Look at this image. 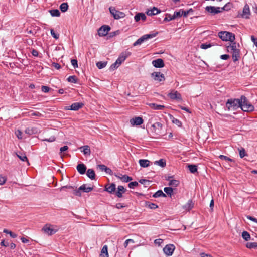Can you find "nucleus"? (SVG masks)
<instances>
[{"label":"nucleus","instance_id":"nucleus-5","mask_svg":"<svg viewBox=\"0 0 257 257\" xmlns=\"http://www.w3.org/2000/svg\"><path fill=\"white\" fill-rule=\"evenodd\" d=\"M250 15L249 6L247 4H246L243 7L242 12H238L237 17L248 19L250 18Z\"/></svg>","mask_w":257,"mask_h":257},{"label":"nucleus","instance_id":"nucleus-35","mask_svg":"<svg viewBox=\"0 0 257 257\" xmlns=\"http://www.w3.org/2000/svg\"><path fill=\"white\" fill-rule=\"evenodd\" d=\"M155 164L161 166V167H164L166 165V161L163 159H161L158 161H156L155 162Z\"/></svg>","mask_w":257,"mask_h":257},{"label":"nucleus","instance_id":"nucleus-30","mask_svg":"<svg viewBox=\"0 0 257 257\" xmlns=\"http://www.w3.org/2000/svg\"><path fill=\"white\" fill-rule=\"evenodd\" d=\"M150 161L146 159H140L139 161V164L141 167L145 168L150 165Z\"/></svg>","mask_w":257,"mask_h":257},{"label":"nucleus","instance_id":"nucleus-48","mask_svg":"<svg viewBox=\"0 0 257 257\" xmlns=\"http://www.w3.org/2000/svg\"><path fill=\"white\" fill-rule=\"evenodd\" d=\"M145 41V40L144 38L143 37V36H142L134 43L133 46H136L137 45H140Z\"/></svg>","mask_w":257,"mask_h":257},{"label":"nucleus","instance_id":"nucleus-39","mask_svg":"<svg viewBox=\"0 0 257 257\" xmlns=\"http://www.w3.org/2000/svg\"><path fill=\"white\" fill-rule=\"evenodd\" d=\"M67 81L69 82L76 83L78 81V79L77 77L75 75L70 76L67 79Z\"/></svg>","mask_w":257,"mask_h":257},{"label":"nucleus","instance_id":"nucleus-45","mask_svg":"<svg viewBox=\"0 0 257 257\" xmlns=\"http://www.w3.org/2000/svg\"><path fill=\"white\" fill-rule=\"evenodd\" d=\"M25 133L29 135H32L36 133V128H27L25 130Z\"/></svg>","mask_w":257,"mask_h":257},{"label":"nucleus","instance_id":"nucleus-24","mask_svg":"<svg viewBox=\"0 0 257 257\" xmlns=\"http://www.w3.org/2000/svg\"><path fill=\"white\" fill-rule=\"evenodd\" d=\"M149 106L154 110H162L165 108V106L163 105L157 104L154 103L149 104Z\"/></svg>","mask_w":257,"mask_h":257},{"label":"nucleus","instance_id":"nucleus-4","mask_svg":"<svg viewBox=\"0 0 257 257\" xmlns=\"http://www.w3.org/2000/svg\"><path fill=\"white\" fill-rule=\"evenodd\" d=\"M92 187H87V184H84L82 185L77 190H73V194L77 196L80 197L81 196V191L85 193H88L93 190Z\"/></svg>","mask_w":257,"mask_h":257},{"label":"nucleus","instance_id":"nucleus-14","mask_svg":"<svg viewBox=\"0 0 257 257\" xmlns=\"http://www.w3.org/2000/svg\"><path fill=\"white\" fill-rule=\"evenodd\" d=\"M42 231L49 235H52L57 232V230L51 227L50 225L46 224L42 228Z\"/></svg>","mask_w":257,"mask_h":257},{"label":"nucleus","instance_id":"nucleus-17","mask_svg":"<svg viewBox=\"0 0 257 257\" xmlns=\"http://www.w3.org/2000/svg\"><path fill=\"white\" fill-rule=\"evenodd\" d=\"M143 119L139 116H136L130 120L131 124L133 125H140L143 124Z\"/></svg>","mask_w":257,"mask_h":257},{"label":"nucleus","instance_id":"nucleus-28","mask_svg":"<svg viewBox=\"0 0 257 257\" xmlns=\"http://www.w3.org/2000/svg\"><path fill=\"white\" fill-rule=\"evenodd\" d=\"M145 206L151 209H155L158 208V205L156 204L147 201H145Z\"/></svg>","mask_w":257,"mask_h":257},{"label":"nucleus","instance_id":"nucleus-46","mask_svg":"<svg viewBox=\"0 0 257 257\" xmlns=\"http://www.w3.org/2000/svg\"><path fill=\"white\" fill-rule=\"evenodd\" d=\"M219 157L221 160H225L226 161H229V162H232L234 163H235V161L234 160L228 157L227 156H224L223 155H221L219 156Z\"/></svg>","mask_w":257,"mask_h":257},{"label":"nucleus","instance_id":"nucleus-19","mask_svg":"<svg viewBox=\"0 0 257 257\" xmlns=\"http://www.w3.org/2000/svg\"><path fill=\"white\" fill-rule=\"evenodd\" d=\"M76 169L77 171L81 175L84 174L86 171V166L83 163L78 164L77 165Z\"/></svg>","mask_w":257,"mask_h":257},{"label":"nucleus","instance_id":"nucleus-55","mask_svg":"<svg viewBox=\"0 0 257 257\" xmlns=\"http://www.w3.org/2000/svg\"><path fill=\"white\" fill-rule=\"evenodd\" d=\"M118 63H116V61L113 63L110 67L109 70L110 71H113L119 67Z\"/></svg>","mask_w":257,"mask_h":257},{"label":"nucleus","instance_id":"nucleus-6","mask_svg":"<svg viewBox=\"0 0 257 257\" xmlns=\"http://www.w3.org/2000/svg\"><path fill=\"white\" fill-rule=\"evenodd\" d=\"M109 10L110 14L115 19L118 20L124 18L125 16L124 13L116 10L114 7H110Z\"/></svg>","mask_w":257,"mask_h":257},{"label":"nucleus","instance_id":"nucleus-51","mask_svg":"<svg viewBox=\"0 0 257 257\" xmlns=\"http://www.w3.org/2000/svg\"><path fill=\"white\" fill-rule=\"evenodd\" d=\"M214 44H207V43H203L200 45V48L203 49H206L211 47L212 46H214Z\"/></svg>","mask_w":257,"mask_h":257},{"label":"nucleus","instance_id":"nucleus-29","mask_svg":"<svg viewBox=\"0 0 257 257\" xmlns=\"http://www.w3.org/2000/svg\"><path fill=\"white\" fill-rule=\"evenodd\" d=\"M108 247L106 245L103 246L100 254V257H108Z\"/></svg>","mask_w":257,"mask_h":257},{"label":"nucleus","instance_id":"nucleus-42","mask_svg":"<svg viewBox=\"0 0 257 257\" xmlns=\"http://www.w3.org/2000/svg\"><path fill=\"white\" fill-rule=\"evenodd\" d=\"M107 65V62L99 61L96 63V66L99 69L104 68Z\"/></svg>","mask_w":257,"mask_h":257},{"label":"nucleus","instance_id":"nucleus-44","mask_svg":"<svg viewBox=\"0 0 257 257\" xmlns=\"http://www.w3.org/2000/svg\"><path fill=\"white\" fill-rule=\"evenodd\" d=\"M139 182L142 184H143L145 187H147L149 186L151 181L146 179H140L139 180Z\"/></svg>","mask_w":257,"mask_h":257},{"label":"nucleus","instance_id":"nucleus-37","mask_svg":"<svg viewBox=\"0 0 257 257\" xmlns=\"http://www.w3.org/2000/svg\"><path fill=\"white\" fill-rule=\"evenodd\" d=\"M68 9V5L67 3H63L60 6V9L62 12H65Z\"/></svg>","mask_w":257,"mask_h":257},{"label":"nucleus","instance_id":"nucleus-38","mask_svg":"<svg viewBox=\"0 0 257 257\" xmlns=\"http://www.w3.org/2000/svg\"><path fill=\"white\" fill-rule=\"evenodd\" d=\"M164 192L170 197H171L173 193V189L172 188L168 187H165L164 188Z\"/></svg>","mask_w":257,"mask_h":257},{"label":"nucleus","instance_id":"nucleus-59","mask_svg":"<svg viewBox=\"0 0 257 257\" xmlns=\"http://www.w3.org/2000/svg\"><path fill=\"white\" fill-rule=\"evenodd\" d=\"M50 89H51V88L47 86L43 85L41 87V90L45 93L48 92Z\"/></svg>","mask_w":257,"mask_h":257},{"label":"nucleus","instance_id":"nucleus-31","mask_svg":"<svg viewBox=\"0 0 257 257\" xmlns=\"http://www.w3.org/2000/svg\"><path fill=\"white\" fill-rule=\"evenodd\" d=\"M153 197L154 198H158L160 197H166L167 196L166 194L164 193L161 190H159L157 192H156L153 195Z\"/></svg>","mask_w":257,"mask_h":257},{"label":"nucleus","instance_id":"nucleus-33","mask_svg":"<svg viewBox=\"0 0 257 257\" xmlns=\"http://www.w3.org/2000/svg\"><path fill=\"white\" fill-rule=\"evenodd\" d=\"M170 118L172 120V123L175 124L179 127L182 126V122L178 119L174 117L172 115H170Z\"/></svg>","mask_w":257,"mask_h":257},{"label":"nucleus","instance_id":"nucleus-47","mask_svg":"<svg viewBox=\"0 0 257 257\" xmlns=\"http://www.w3.org/2000/svg\"><path fill=\"white\" fill-rule=\"evenodd\" d=\"M179 184V181L177 180H171L170 181L168 185L169 186H172L173 187H177Z\"/></svg>","mask_w":257,"mask_h":257},{"label":"nucleus","instance_id":"nucleus-43","mask_svg":"<svg viewBox=\"0 0 257 257\" xmlns=\"http://www.w3.org/2000/svg\"><path fill=\"white\" fill-rule=\"evenodd\" d=\"M246 247L248 248H257L256 242H247L246 244Z\"/></svg>","mask_w":257,"mask_h":257},{"label":"nucleus","instance_id":"nucleus-63","mask_svg":"<svg viewBox=\"0 0 257 257\" xmlns=\"http://www.w3.org/2000/svg\"><path fill=\"white\" fill-rule=\"evenodd\" d=\"M232 43V44L230 46L231 49V50H232V51H235V50H237L238 49H237L236 48V42H234V41L233 42H231Z\"/></svg>","mask_w":257,"mask_h":257},{"label":"nucleus","instance_id":"nucleus-61","mask_svg":"<svg viewBox=\"0 0 257 257\" xmlns=\"http://www.w3.org/2000/svg\"><path fill=\"white\" fill-rule=\"evenodd\" d=\"M129 243H134V241L132 239H128L125 241L123 245L125 248L127 247Z\"/></svg>","mask_w":257,"mask_h":257},{"label":"nucleus","instance_id":"nucleus-52","mask_svg":"<svg viewBox=\"0 0 257 257\" xmlns=\"http://www.w3.org/2000/svg\"><path fill=\"white\" fill-rule=\"evenodd\" d=\"M17 154V157L22 161L28 162V158L25 154H24V155H23L22 154H21V155H19L18 154Z\"/></svg>","mask_w":257,"mask_h":257},{"label":"nucleus","instance_id":"nucleus-32","mask_svg":"<svg viewBox=\"0 0 257 257\" xmlns=\"http://www.w3.org/2000/svg\"><path fill=\"white\" fill-rule=\"evenodd\" d=\"M187 168L191 173H195L197 171V166L194 164H188Z\"/></svg>","mask_w":257,"mask_h":257},{"label":"nucleus","instance_id":"nucleus-36","mask_svg":"<svg viewBox=\"0 0 257 257\" xmlns=\"http://www.w3.org/2000/svg\"><path fill=\"white\" fill-rule=\"evenodd\" d=\"M121 175V177L120 178V180L124 182H128L133 180V178L131 177H130L126 175Z\"/></svg>","mask_w":257,"mask_h":257},{"label":"nucleus","instance_id":"nucleus-64","mask_svg":"<svg viewBox=\"0 0 257 257\" xmlns=\"http://www.w3.org/2000/svg\"><path fill=\"white\" fill-rule=\"evenodd\" d=\"M56 139V138L54 136H51L49 139H44L43 140L44 141H47L49 142H52L54 141Z\"/></svg>","mask_w":257,"mask_h":257},{"label":"nucleus","instance_id":"nucleus-2","mask_svg":"<svg viewBox=\"0 0 257 257\" xmlns=\"http://www.w3.org/2000/svg\"><path fill=\"white\" fill-rule=\"evenodd\" d=\"M240 98H230L226 102V107L228 110H235L238 108H240Z\"/></svg>","mask_w":257,"mask_h":257},{"label":"nucleus","instance_id":"nucleus-22","mask_svg":"<svg viewBox=\"0 0 257 257\" xmlns=\"http://www.w3.org/2000/svg\"><path fill=\"white\" fill-rule=\"evenodd\" d=\"M146 16L145 14L143 13H137L134 17L135 21L136 22H138L140 20H142L143 21H145L146 20Z\"/></svg>","mask_w":257,"mask_h":257},{"label":"nucleus","instance_id":"nucleus-26","mask_svg":"<svg viewBox=\"0 0 257 257\" xmlns=\"http://www.w3.org/2000/svg\"><path fill=\"white\" fill-rule=\"evenodd\" d=\"M194 207V203L192 202V200H189L187 203L185 204L183 208L187 211H190L192 208Z\"/></svg>","mask_w":257,"mask_h":257},{"label":"nucleus","instance_id":"nucleus-8","mask_svg":"<svg viewBox=\"0 0 257 257\" xmlns=\"http://www.w3.org/2000/svg\"><path fill=\"white\" fill-rule=\"evenodd\" d=\"M168 96L172 100L181 101L182 100L181 95L177 91L172 90L168 93Z\"/></svg>","mask_w":257,"mask_h":257},{"label":"nucleus","instance_id":"nucleus-25","mask_svg":"<svg viewBox=\"0 0 257 257\" xmlns=\"http://www.w3.org/2000/svg\"><path fill=\"white\" fill-rule=\"evenodd\" d=\"M86 175L88 178L91 180H95L96 175L94 171L92 169H89L86 172Z\"/></svg>","mask_w":257,"mask_h":257},{"label":"nucleus","instance_id":"nucleus-50","mask_svg":"<svg viewBox=\"0 0 257 257\" xmlns=\"http://www.w3.org/2000/svg\"><path fill=\"white\" fill-rule=\"evenodd\" d=\"M166 17L164 19V22H169L171 20H174V18H173V16L170 15V14H166Z\"/></svg>","mask_w":257,"mask_h":257},{"label":"nucleus","instance_id":"nucleus-10","mask_svg":"<svg viewBox=\"0 0 257 257\" xmlns=\"http://www.w3.org/2000/svg\"><path fill=\"white\" fill-rule=\"evenodd\" d=\"M205 11L212 16L220 13L219 7H215L212 6H206L205 8Z\"/></svg>","mask_w":257,"mask_h":257},{"label":"nucleus","instance_id":"nucleus-27","mask_svg":"<svg viewBox=\"0 0 257 257\" xmlns=\"http://www.w3.org/2000/svg\"><path fill=\"white\" fill-rule=\"evenodd\" d=\"M240 50L238 49L232 51V59L234 62H236L240 58Z\"/></svg>","mask_w":257,"mask_h":257},{"label":"nucleus","instance_id":"nucleus-18","mask_svg":"<svg viewBox=\"0 0 257 257\" xmlns=\"http://www.w3.org/2000/svg\"><path fill=\"white\" fill-rule=\"evenodd\" d=\"M153 65L156 68H162L164 66V62L162 59L158 58L152 61Z\"/></svg>","mask_w":257,"mask_h":257},{"label":"nucleus","instance_id":"nucleus-41","mask_svg":"<svg viewBox=\"0 0 257 257\" xmlns=\"http://www.w3.org/2000/svg\"><path fill=\"white\" fill-rule=\"evenodd\" d=\"M242 237L245 241H248L250 239V235L246 231H243L242 233Z\"/></svg>","mask_w":257,"mask_h":257},{"label":"nucleus","instance_id":"nucleus-16","mask_svg":"<svg viewBox=\"0 0 257 257\" xmlns=\"http://www.w3.org/2000/svg\"><path fill=\"white\" fill-rule=\"evenodd\" d=\"M126 191V188H125L123 186L119 185L117 188V190H115L114 194L118 198H122L123 194Z\"/></svg>","mask_w":257,"mask_h":257},{"label":"nucleus","instance_id":"nucleus-62","mask_svg":"<svg viewBox=\"0 0 257 257\" xmlns=\"http://www.w3.org/2000/svg\"><path fill=\"white\" fill-rule=\"evenodd\" d=\"M71 64L74 68L78 67L77 60L76 59H71Z\"/></svg>","mask_w":257,"mask_h":257},{"label":"nucleus","instance_id":"nucleus-40","mask_svg":"<svg viewBox=\"0 0 257 257\" xmlns=\"http://www.w3.org/2000/svg\"><path fill=\"white\" fill-rule=\"evenodd\" d=\"M158 34V32H156V33H154L146 34V35H143V36L146 41L149 39H151V38L156 37Z\"/></svg>","mask_w":257,"mask_h":257},{"label":"nucleus","instance_id":"nucleus-49","mask_svg":"<svg viewBox=\"0 0 257 257\" xmlns=\"http://www.w3.org/2000/svg\"><path fill=\"white\" fill-rule=\"evenodd\" d=\"M239 152V156L241 158H243L244 157L247 156V154L246 153L245 149L243 148H241L240 149H238Z\"/></svg>","mask_w":257,"mask_h":257},{"label":"nucleus","instance_id":"nucleus-1","mask_svg":"<svg viewBox=\"0 0 257 257\" xmlns=\"http://www.w3.org/2000/svg\"><path fill=\"white\" fill-rule=\"evenodd\" d=\"M240 108L245 112H251L254 110V107L253 105L251 104L244 95H241L240 97Z\"/></svg>","mask_w":257,"mask_h":257},{"label":"nucleus","instance_id":"nucleus-9","mask_svg":"<svg viewBox=\"0 0 257 257\" xmlns=\"http://www.w3.org/2000/svg\"><path fill=\"white\" fill-rule=\"evenodd\" d=\"M151 77L158 82H163L165 80V77L163 73L160 72H154L151 74Z\"/></svg>","mask_w":257,"mask_h":257},{"label":"nucleus","instance_id":"nucleus-34","mask_svg":"<svg viewBox=\"0 0 257 257\" xmlns=\"http://www.w3.org/2000/svg\"><path fill=\"white\" fill-rule=\"evenodd\" d=\"M49 12L52 17H59L60 16V12L58 9L50 10Z\"/></svg>","mask_w":257,"mask_h":257},{"label":"nucleus","instance_id":"nucleus-21","mask_svg":"<svg viewBox=\"0 0 257 257\" xmlns=\"http://www.w3.org/2000/svg\"><path fill=\"white\" fill-rule=\"evenodd\" d=\"M161 11L159 9H158L157 8L154 7L153 8L151 9L150 10H148L146 12V14L148 16H153L157 15L159 13H160Z\"/></svg>","mask_w":257,"mask_h":257},{"label":"nucleus","instance_id":"nucleus-3","mask_svg":"<svg viewBox=\"0 0 257 257\" xmlns=\"http://www.w3.org/2000/svg\"><path fill=\"white\" fill-rule=\"evenodd\" d=\"M218 37L224 41L233 42L235 39V35L229 32L220 31L218 34Z\"/></svg>","mask_w":257,"mask_h":257},{"label":"nucleus","instance_id":"nucleus-12","mask_svg":"<svg viewBox=\"0 0 257 257\" xmlns=\"http://www.w3.org/2000/svg\"><path fill=\"white\" fill-rule=\"evenodd\" d=\"M83 106L84 104L82 102H75L72 104L70 106H66L64 109L77 111L81 108Z\"/></svg>","mask_w":257,"mask_h":257},{"label":"nucleus","instance_id":"nucleus-7","mask_svg":"<svg viewBox=\"0 0 257 257\" xmlns=\"http://www.w3.org/2000/svg\"><path fill=\"white\" fill-rule=\"evenodd\" d=\"M131 52L127 51V50L122 52L116 60V63H118V65H120L121 63L124 62L128 57L131 55Z\"/></svg>","mask_w":257,"mask_h":257},{"label":"nucleus","instance_id":"nucleus-56","mask_svg":"<svg viewBox=\"0 0 257 257\" xmlns=\"http://www.w3.org/2000/svg\"><path fill=\"white\" fill-rule=\"evenodd\" d=\"M224 7L225 8V11H228L233 7V4L230 2H228L224 5Z\"/></svg>","mask_w":257,"mask_h":257},{"label":"nucleus","instance_id":"nucleus-57","mask_svg":"<svg viewBox=\"0 0 257 257\" xmlns=\"http://www.w3.org/2000/svg\"><path fill=\"white\" fill-rule=\"evenodd\" d=\"M50 33H51L52 36L54 38H55L56 39H58L59 38V34L56 33L53 29H51Z\"/></svg>","mask_w":257,"mask_h":257},{"label":"nucleus","instance_id":"nucleus-20","mask_svg":"<svg viewBox=\"0 0 257 257\" xmlns=\"http://www.w3.org/2000/svg\"><path fill=\"white\" fill-rule=\"evenodd\" d=\"M152 127L156 134H159L162 130V124L161 122H157L152 125Z\"/></svg>","mask_w":257,"mask_h":257},{"label":"nucleus","instance_id":"nucleus-58","mask_svg":"<svg viewBox=\"0 0 257 257\" xmlns=\"http://www.w3.org/2000/svg\"><path fill=\"white\" fill-rule=\"evenodd\" d=\"M74 189V187L72 186H69V185H66V186H62L60 188V191H66V189Z\"/></svg>","mask_w":257,"mask_h":257},{"label":"nucleus","instance_id":"nucleus-60","mask_svg":"<svg viewBox=\"0 0 257 257\" xmlns=\"http://www.w3.org/2000/svg\"><path fill=\"white\" fill-rule=\"evenodd\" d=\"M173 18L175 19L177 18L181 17L182 16L181 11L180 10L178 12L175 11L173 15Z\"/></svg>","mask_w":257,"mask_h":257},{"label":"nucleus","instance_id":"nucleus-13","mask_svg":"<svg viewBox=\"0 0 257 257\" xmlns=\"http://www.w3.org/2000/svg\"><path fill=\"white\" fill-rule=\"evenodd\" d=\"M116 185L112 183L111 184H106L104 186V191L111 194H114L116 190Z\"/></svg>","mask_w":257,"mask_h":257},{"label":"nucleus","instance_id":"nucleus-11","mask_svg":"<svg viewBox=\"0 0 257 257\" xmlns=\"http://www.w3.org/2000/svg\"><path fill=\"white\" fill-rule=\"evenodd\" d=\"M111 28L108 25H103L98 30V34L99 36H105L108 34Z\"/></svg>","mask_w":257,"mask_h":257},{"label":"nucleus","instance_id":"nucleus-53","mask_svg":"<svg viewBox=\"0 0 257 257\" xmlns=\"http://www.w3.org/2000/svg\"><path fill=\"white\" fill-rule=\"evenodd\" d=\"M120 33L119 30H117L114 32H112L109 34L108 36L107 37V39H110L114 36L119 34Z\"/></svg>","mask_w":257,"mask_h":257},{"label":"nucleus","instance_id":"nucleus-15","mask_svg":"<svg viewBox=\"0 0 257 257\" xmlns=\"http://www.w3.org/2000/svg\"><path fill=\"white\" fill-rule=\"evenodd\" d=\"M175 249V246L173 244H167L163 248L164 253L168 256L171 255Z\"/></svg>","mask_w":257,"mask_h":257},{"label":"nucleus","instance_id":"nucleus-23","mask_svg":"<svg viewBox=\"0 0 257 257\" xmlns=\"http://www.w3.org/2000/svg\"><path fill=\"white\" fill-rule=\"evenodd\" d=\"M81 151L85 155H90L91 154V150L90 147L88 145H85L80 148Z\"/></svg>","mask_w":257,"mask_h":257},{"label":"nucleus","instance_id":"nucleus-54","mask_svg":"<svg viewBox=\"0 0 257 257\" xmlns=\"http://www.w3.org/2000/svg\"><path fill=\"white\" fill-rule=\"evenodd\" d=\"M138 185V182L137 181L131 182L128 184V187L132 189H134L135 187H137Z\"/></svg>","mask_w":257,"mask_h":257}]
</instances>
